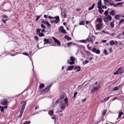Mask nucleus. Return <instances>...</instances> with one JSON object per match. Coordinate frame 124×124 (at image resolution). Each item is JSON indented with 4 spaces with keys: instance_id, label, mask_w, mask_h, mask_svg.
<instances>
[{
    "instance_id": "nucleus-1",
    "label": "nucleus",
    "mask_w": 124,
    "mask_h": 124,
    "mask_svg": "<svg viewBox=\"0 0 124 124\" xmlns=\"http://www.w3.org/2000/svg\"><path fill=\"white\" fill-rule=\"evenodd\" d=\"M64 97V94L62 93L60 96V98L57 100L54 104L55 105H57L60 102H62Z\"/></svg>"
},
{
    "instance_id": "nucleus-2",
    "label": "nucleus",
    "mask_w": 124,
    "mask_h": 124,
    "mask_svg": "<svg viewBox=\"0 0 124 124\" xmlns=\"http://www.w3.org/2000/svg\"><path fill=\"white\" fill-rule=\"evenodd\" d=\"M26 101H23V103L22 107L21 108L20 110V114L19 116V117H21L22 116V114L24 111L26 105Z\"/></svg>"
},
{
    "instance_id": "nucleus-3",
    "label": "nucleus",
    "mask_w": 124,
    "mask_h": 124,
    "mask_svg": "<svg viewBox=\"0 0 124 124\" xmlns=\"http://www.w3.org/2000/svg\"><path fill=\"white\" fill-rule=\"evenodd\" d=\"M124 72V70L122 69V68L120 67L119 68L118 70L115 72L114 74V75H119L122 74Z\"/></svg>"
},
{
    "instance_id": "nucleus-4",
    "label": "nucleus",
    "mask_w": 124,
    "mask_h": 124,
    "mask_svg": "<svg viewBox=\"0 0 124 124\" xmlns=\"http://www.w3.org/2000/svg\"><path fill=\"white\" fill-rule=\"evenodd\" d=\"M51 86V85H48L46 88L43 90L42 92L44 93H47L49 90Z\"/></svg>"
},
{
    "instance_id": "nucleus-5",
    "label": "nucleus",
    "mask_w": 124,
    "mask_h": 124,
    "mask_svg": "<svg viewBox=\"0 0 124 124\" xmlns=\"http://www.w3.org/2000/svg\"><path fill=\"white\" fill-rule=\"evenodd\" d=\"M102 23H99L97 24L96 26V30H100L102 28Z\"/></svg>"
},
{
    "instance_id": "nucleus-6",
    "label": "nucleus",
    "mask_w": 124,
    "mask_h": 124,
    "mask_svg": "<svg viewBox=\"0 0 124 124\" xmlns=\"http://www.w3.org/2000/svg\"><path fill=\"white\" fill-rule=\"evenodd\" d=\"M52 38L53 39L56 44L57 46H60L61 43L57 39L53 37H52Z\"/></svg>"
},
{
    "instance_id": "nucleus-7",
    "label": "nucleus",
    "mask_w": 124,
    "mask_h": 124,
    "mask_svg": "<svg viewBox=\"0 0 124 124\" xmlns=\"http://www.w3.org/2000/svg\"><path fill=\"white\" fill-rule=\"evenodd\" d=\"M41 22L45 24H46L47 25V27L49 28L51 26L50 24L48 21H46L44 20H43L41 21Z\"/></svg>"
},
{
    "instance_id": "nucleus-8",
    "label": "nucleus",
    "mask_w": 124,
    "mask_h": 124,
    "mask_svg": "<svg viewBox=\"0 0 124 124\" xmlns=\"http://www.w3.org/2000/svg\"><path fill=\"white\" fill-rule=\"evenodd\" d=\"M8 103V100L6 99H3L1 102V104L3 105H6Z\"/></svg>"
},
{
    "instance_id": "nucleus-9",
    "label": "nucleus",
    "mask_w": 124,
    "mask_h": 124,
    "mask_svg": "<svg viewBox=\"0 0 124 124\" xmlns=\"http://www.w3.org/2000/svg\"><path fill=\"white\" fill-rule=\"evenodd\" d=\"M70 61H72V62H69V64L70 65L73 64L75 63V57L73 56H71L70 57Z\"/></svg>"
},
{
    "instance_id": "nucleus-10",
    "label": "nucleus",
    "mask_w": 124,
    "mask_h": 124,
    "mask_svg": "<svg viewBox=\"0 0 124 124\" xmlns=\"http://www.w3.org/2000/svg\"><path fill=\"white\" fill-rule=\"evenodd\" d=\"M92 51L94 53H96V54H100V51L99 49L96 50V49L95 48H94L92 49Z\"/></svg>"
},
{
    "instance_id": "nucleus-11",
    "label": "nucleus",
    "mask_w": 124,
    "mask_h": 124,
    "mask_svg": "<svg viewBox=\"0 0 124 124\" xmlns=\"http://www.w3.org/2000/svg\"><path fill=\"white\" fill-rule=\"evenodd\" d=\"M99 88L100 87L99 86L96 87H94L91 90V92L92 93L95 92L99 89Z\"/></svg>"
},
{
    "instance_id": "nucleus-12",
    "label": "nucleus",
    "mask_w": 124,
    "mask_h": 124,
    "mask_svg": "<svg viewBox=\"0 0 124 124\" xmlns=\"http://www.w3.org/2000/svg\"><path fill=\"white\" fill-rule=\"evenodd\" d=\"M110 44L111 45H115L116 43V45H117L118 43L116 41L115 42L113 40L110 41Z\"/></svg>"
},
{
    "instance_id": "nucleus-13",
    "label": "nucleus",
    "mask_w": 124,
    "mask_h": 124,
    "mask_svg": "<svg viewBox=\"0 0 124 124\" xmlns=\"http://www.w3.org/2000/svg\"><path fill=\"white\" fill-rule=\"evenodd\" d=\"M87 40L88 42H90L91 43L93 42L94 40L93 39H92L91 37L89 36L87 39Z\"/></svg>"
},
{
    "instance_id": "nucleus-14",
    "label": "nucleus",
    "mask_w": 124,
    "mask_h": 124,
    "mask_svg": "<svg viewBox=\"0 0 124 124\" xmlns=\"http://www.w3.org/2000/svg\"><path fill=\"white\" fill-rule=\"evenodd\" d=\"M101 0H99L97 3V8L98 9L100 8V7L102 6L101 3Z\"/></svg>"
},
{
    "instance_id": "nucleus-15",
    "label": "nucleus",
    "mask_w": 124,
    "mask_h": 124,
    "mask_svg": "<svg viewBox=\"0 0 124 124\" xmlns=\"http://www.w3.org/2000/svg\"><path fill=\"white\" fill-rule=\"evenodd\" d=\"M44 45L46 44H50L51 43V42L47 39H44Z\"/></svg>"
},
{
    "instance_id": "nucleus-16",
    "label": "nucleus",
    "mask_w": 124,
    "mask_h": 124,
    "mask_svg": "<svg viewBox=\"0 0 124 124\" xmlns=\"http://www.w3.org/2000/svg\"><path fill=\"white\" fill-rule=\"evenodd\" d=\"M116 13V12L114 10H112L109 13L112 16L115 15Z\"/></svg>"
},
{
    "instance_id": "nucleus-17",
    "label": "nucleus",
    "mask_w": 124,
    "mask_h": 124,
    "mask_svg": "<svg viewBox=\"0 0 124 124\" xmlns=\"http://www.w3.org/2000/svg\"><path fill=\"white\" fill-rule=\"evenodd\" d=\"M102 20L101 18L98 17L96 20V22H99V23H102Z\"/></svg>"
},
{
    "instance_id": "nucleus-18",
    "label": "nucleus",
    "mask_w": 124,
    "mask_h": 124,
    "mask_svg": "<svg viewBox=\"0 0 124 124\" xmlns=\"http://www.w3.org/2000/svg\"><path fill=\"white\" fill-rule=\"evenodd\" d=\"M81 68L80 67L77 66L74 69L75 70V71L76 72L79 71L80 70Z\"/></svg>"
},
{
    "instance_id": "nucleus-19",
    "label": "nucleus",
    "mask_w": 124,
    "mask_h": 124,
    "mask_svg": "<svg viewBox=\"0 0 124 124\" xmlns=\"http://www.w3.org/2000/svg\"><path fill=\"white\" fill-rule=\"evenodd\" d=\"M55 19L56 20H53L54 22L56 23H58L59 21H60L59 16H57V17L55 18Z\"/></svg>"
},
{
    "instance_id": "nucleus-20",
    "label": "nucleus",
    "mask_w": 124,
    "mask_h": 124,
    "mask_svg": "<svg viewBox=\"0 0 124 124\" xmlns=\"http://www.w3.org/2000/svg\"><path fill=\"white\" fill-rule=\"evenodd\" d=\"M61 109L62 110H64L65 108V104L62 103L60 106Z\"/></svg>"
},
{
    "instance_id": "nucleus-21",
    "label": "nucleus",
    "mask_w": 124,
    "mask_h": 124,
    "mask_svg": "<svg viewBox=\"0 0 124 124\" xmlns=\"http://www.w3.org/2000/svg\"><path fill=\"white\" fill-rule=\"evenodd\" d=\"M120 86L119 85V86L113 88V91H116L118 90L120 88Z\"/></svg>"
},
{
    "instance_id": "nucleus-22",
    "label": "nucleus",
    "mask_w": 124,
    "mask_h": 124,
    "mask_svg": "<svg viewBox=\"0 0 124 124\" xmlns=\"http://www.w3.org/2000/svg\"><path fill=\"white\" fill-rule=\"evenodd\" d=\"M110 97L108 96L107 97L105 98L103 100L101 101V102H103L107 101L109 98Z\"/></svg>"
},
{
    "instance_id": "nucleus-23",
    "label": "nucleus",
    "mask_w": 124,
    "mask_h": 124,
    "mask_svg": "<svg viewBox=\"0 0 124 124\" xmlns=\"http://www.w3.org/2000/svg\"><path fill=\"white\" fill-rule=\"evenodd\" d=\"M64 100L65 101V103L67 105V106H68V98L67 97H65L64 99Z\"/></svg>"
},
{
    "instance_id": "nucleus-24",
    "label": "nucleus",
    "mask_w": 124,
    "mask_h": 124,
    "mask_svg": "<svg viewBox=\"0 0 124 124\" xmlns=\"http://www.w3.org/2000/svg\"><path fill=\"white\" fill-rule=\"evenodd\" d=\"M74 66H69L67 68V70H72L74 68Z\"/></svg>"
},
{
    "instance_id": "nucleus-25",
    "label": "nucleus",
    "mask_w": 124,
    "mask_h": 124,
    "mask_svg": "<svg viewBox=\"0 0 124 124\" xmlns=\"http://www.w3.org/2000/svg\"><path fill=\"white\" fill-rule=\"evenodd\" d=\"M64 38L65 39H66L68 41H69L71 39V38L67 35L65 36L64 37Z\"/></svg>"
},
{
    "instance_id": "nucleus-26",
    "label": "nucleus",
    "mask_w": 124,
    "mask_h": 124,
    "mask_svg": "<svg viewBox=\"0 0 124 124\" xmlns=\"http://www.w3.org/2000/svg\"><path fill=\"white\" fill-rule=\"evenodd\" d=\"M120 16V15H116L115 16L114 18L117 20H119L120 19L119 17Z\"/></svg>"
},
{
    "instance_id": "nucleus-27",
    "label": "nucleus",
    "mask_w": 124,
    "mask_h": 124,
    "mask_svg": "<svg viewBox=\"0 0 124 124\" xmlns=\"http://www.w3.org/2000/svg\"><path fill=\"white\" fill-rule=\"evenodd\" d=\"M48 113L49 115L52 116L53 115L54 111L52 110H51L50 111H48Z\"/></svg>"
},
{
    "instance_id": "nucleus-28",
    "label": "nucleus",
    "mask_w": 124,
    "mask_h": 124,
    "mask_svg": "<svg viewBox=\"0 0 124 124\" xmlns=\"http://www.w3.org/2000/svg\"><path fill=\"white\" fill-rule=\"evenodd\" d=\"M106 18L108 20H109L110 21L112 19V17L109 15H108Z\"/></svg>"
},
{
    "instance_id": "nucleus-29",
    "label": "nucleus",
    "mask_w": 124,
    "mask_h": 124,
    "mask_svg": "<svg viewBox=\"0 0 124 124\" xmlns=\"http://www.w3.org/2000/svg\"><path fill=\"white\" fill-rule=\"evenodd\" d=\"M99 9V12L100 13V14H102V12H104V10H102L101 7H100V8L98 9Z\"/></svg>"
},
{
    "instance_id": "nucleus-30",
    "label": "nucleus",
    "mask_w": 124,
    "mask_h": 124,
    "mask_svg": "<svg viewBox=\"0 0 124 124\" xmlns=\"http://www.w3.org/2000/svg\"><path fill=\"white\" fill-rule=\"evenodd\" d=\"M95 5V4L94 3H93L91 7L88 8V10H90L93 9L94 8Z\"/></svg>"
},
{
    "instance_id": "nucleus-31",
    "label": "nucleus",
    "mask_w": 124,
    "mask_h": 124,
    "mask_svg": "<svg viewBox=\"0 0 124 124\" xmlns=\"http://www.w3.org/2000/svg\"><path fill=\"white\" fill-rule=\"evenodd\" d=\"M123 113L122 112L119 111V112L118 117L120 118L123 114Z\"/></svg>"
},
{
    "instance_id": "nucleus-32",
    "label": "nucleus",
    "mask_w": 124,
    "mask_h": 124,
    "mask_svg": "<svg viewBox=\"0 0 124 124\" xmlns=\"http://www.w3.org/2000/svg\"><path fill=\"white\" fill-rule=\"evenodd\" d=\"M110 25L111 27V28H113L114 26V22L113 21L111 22L110 23Z\"/></svg>"
},
{
    "instance_id": "nucleus-33",
    "label": "nucleus",
    "mask_w": 124,
    "mask_h": 124,
    "mask_svg": "<svg viewBox=\"0 0 124 124\" xmlns=\"http://www.w3.org/2000/svg\"><path fill=\"white\" fill-rule=\"evenodd\" d=\"M63 26H60L58 28V30L59 31H62L63 29Z\"/></svg>"
},
{
    "instance_id": "nucleus-34",
    "label": "nucleus",
    "mask_w": 124,
    "mask_h": 124,
    "mask_svg": "<svg viewBox=\"0 0 124 124\" xmlns=\"http://www.w3.org/2000/svg\"><path fill=\"white\" fill-rule=\"evenodd\" d=\"M87 39H86L84 40H80V42L82 43H87Z\"/></svg>"
},
{
    "instance_id": "nucleus-35",
    "label": "nucleus",
    "mask_w": 124,
    "mask_h": 124,
    "mask_svg": "<svg viewBox=\"0 0 124 124\" xmlns=\"http://www.w3.org/2000/svg\"><path fill=\"white\" fill-rule=\"evenodd\" d=\"M44 84H43L41 83L39 85V87L40 88H42L44 86Z\"/></svg>"
},
{
    "instance_id": "nucleus-36",
    "label": "nucleus",
    "mask_w": 124,
    "mask_h": 124,
    "mask_svg": "<svg viewBox=\"0 0 124 124\" xmlns=\"http://www.w3.org/2000/svg\"><path fill=\"white\" fill-rule=\"evenodd\" d=\"M109 9V8H108L107 10L105 11V12L104 13V14L106 16H107L108 14V10Z\"/></svg>"
},
{
    "instance_id": "nucleus-37",
    "label": "nucleus",
    "mask_w": 124,
    "mask_h": 124,
    "mask_svg": "<svg viewBox=\"0 0 124 124\" xmlns=\"http://www.w3.org/2000/svg\"><path fill=\"white\" fill-rule=\"evenodd\" d=\"M85 24V22L84 21H82L79 23L80 25H84Z\"/></svg>"
},
{
    "instance_id": "nucleus-38",
    "label": "nucleus",
    "mask_w": 124,
    "mask_h": 124,
    "mask_svg": "<svg viewBox=\"0 0 124 124\" xmlns=\"http://www.w3.org/2000/svg\"><path fill=\"white\" fill-rule=\"evenodd\" d=\"M123 3V2L117 3L116 4V5L117 6L120 5L121 6V7H122L123 6L122 4Z\"/></svg>"
},
{
    "instance_id": "nucleus-39",
    "label": "nucleus",
    "mask_w": 124,
    "mask_h": 124,
    "mask_svg": "<svg viewBox=\"0 0 124 124\" xmlns=\"http://www.w3.org/2000/svg\"><path fill=\"white\" fill-rule=\"evenodd\" d=\"M124 22V19H122L120 20L119 22V24H121L123 23Z\"/></svg>"
},
{
    "instance_id": "nucleus-40",
    "label": "nucleus",
    "mask_w": 124,
    "mask_h": 124,
    "mask_svg": "<svg viewBox=\"0 0 124 124\" xmlns=\"http://www.w3.org/2000/svg\"><path fill=\"white\" fill-rule=\"evenodd\" d=\"M89 62V61L86 60H85V61H83V64H85L88 63Z\"/></svg>"
},
{
    "instance_id": "nucleus-41",
    "label": "nucleus",
    "mask_w": 124,
    "mask_h": 124,
    "mask_svg": "<svg viewBox=\"0 0 124 124\" xmlns=\"http://www.w3.org/2000/svg\"><path fill=\"white\" fill-rule=\"evenodd\" d=\"M39 35L40 37H42L44 36V34L42 33L39 32Z\"/></svg>"
},
{
    "instance_id": "nucleus-42",
    "label": "nucleus",
    "mask_w": 124,
    "mask_h": 124,
    "mask_svg": "<svg viewBox=\"0 0 124 124\" xmlns=\"http://www.w3.org/2000/svg\"><path fill=\"white\" fill-rule=\"evenodd\" d=\"M41 15L39 16H36V21H38L39 18L41 16Z\"/></svg>"
},
{
    "instance_id": "nucleus-43",
    "label": "nucleus",
    "mask_w": 124,
    "mask_h": 124,
    "mask_svg": "<svg viewBox=\"0 0 124 124\" xmlns=\"http://www.w3.org/2000/svg\"><path fill=\"white\" fill-rule=\"evenodd\" d=\"M103 20L104 21V22H107L108 21V20L107 18L106 17H105V18H103Z\"/></svg>"
},
{
    "instance_id": "nucleus-44",
    "label": "nucleus",
    "mask_w": 124,
    "mask_h": 124,
    "mask_svg": "<svg viewBox=\"0 0 124 124\" xmlns=\"http://www.w3.org/2000/svg\"><path fill=\"white\" fill-rule=\"evenodd\" d=\"M72 44V43L71 42H69L67 43V46L68 47H70L71 45Z\"/></svg>"
},
{
    "instance_id": "nucleus-45",
    "label": "nucleus",
    "mask_w": 124,
    "mask_h": 124,
    "mask_svg": "<svg viewBox=\"0 0 124 124\" xmlns=\"http://www.w3.org/2000/svg\"><path fill=\"white\" fill-rule=\"evenodd\" d=\"M61 32L64 34H65L67 33L66 32L64 29H63L61 31Z\"/></svg>"
},
{
    "instance_id": "nucleus-46",
    "label": "nucleus",
    "mask_w": 124,
    "mask_h": 124,
    "mask_svg": "<svg viewBox=\"0 0 124 124\" xmlns=\"http://www.w3.org/2000/svg\"><path fill=\"white\" fill-rule=\"evenodd\" d=\"M106 111L105 110H104L102 113V114L103 115V116H104L106 112Z\"/></svg>"
},
{
    "instance_id": "nucleus-47",
    "label": "nucleus",
    "mask_w": 124,
    "mask_h": 124,
    "mask_svg": "<svg viewBox=\"0 0 124 124\" xmlns=\"http://www.w3.org/2000/svg\"><path fill=\"white\" fill-rule=\"evenodd\" d=\"M30 123L29 121H25L23 124H29Z\"/></svg>"
},
{
    "instance_id": "nucleus-48",
    "label": "nucleus",
    "mask_w": 124,
    "mask_h": 124,
    "mask_svg": "<svg viewBox=\"0 0 124 124\" xmlns=\"http://www.w3.org/2000/svg\"><path fill=\"white\" fill-rule=\"evenodd\" d=\"M41 27L42 28H43L44 29L46 28V27L43 24H41Z\"/></svg>"
},
{
    "instance_id": "nucleus-49",
    "label": "nucleus",
    "mask_w": 124,
    "mask_h": 124,
    "mask_svg": "<svg viewBox=\"0 0 124 124\" xmlns=\"http://www.w3.org/2000/svg\"><path fill=\"white\" fill-rule=\"evenodd\" d=\"M104 53L105 55H107L108 54L106 50H104Z\"/></svg>"
},
{
    "instance_id": "nucleus-50",
    "label": "nucleus",
    "mask_w": 124,
    "mask_h": 124,
    "mask_svg": "<svg viewBox=\"0 0 124 124\" xmlns=\"http://www.w3.org/2000/svg\"><path fill=\"white\" fill-rule=\"evenodd\" d=\"M63 13H64V15H63L64 17V18L67 17V15L66 14L65 12H64Z\"/></svg>"
},
{
    "instance_id": "nucleus-51",
    "label": "nucleus",
    "mask_w": 124,
    "mask_h": 124,
    "mask_svg": "<svg viewBox=\"0 0 124 124\" xmlns=\"http://www.w3.org/2000/svg\"><path fill=\"white\" fill-rule=\"evenodd\" d=\"M34 39L37 40L38 41V37L37 36H35L34 37Z\"/></svg>"
},
{
    "instance_id": "nucleus-52",
    "label": "nucleus",
    "mask_w": 124,
    "mask_h": 124,
    "mask_svg": "<svg viewBox=\"0 0 124 124\" xmlns=\"http://www.w3.org/2000/svg\"><path fill=\"white\" fill-rule=\"evenodd\" d=\"M4 110V109L3 107V106H2V108L0 109V111L1 112H3Z\"/></svg>"
},
{
    "instance_id": "nucleus-53",
    "label": "nucleus",
    "mask_w": 124,
    "mask_h": 124,
    "mask_svg": "<svg viewBox=\"0 0 124 124\" xmlns=\"http://www.w3.org/2000/svg\"><path fill=\"white\" fill-rule=\"evenodd\" d=\"M108 3V4L109 5V6H111L112 5L113 3H110L109 1V2Z\"/></svg>"
},
{
    "instance_id": "nucleus-54",
    "label": "nucleus",
    "mask_w": 124,
    "mask_h": 124,
    "mask_svg": "<svg viewBox=\"0 0 124 124\" xmlns=\"http://www.w3.org/2000/svg\"><path fill=\"white\" fill-rule=\"evenodd\" d=\"M77 93V92H76L74 93V95L73 97V98H74L76 96V95Z\"/></svg>"
},
{
    "instance_id": "nucleus-55",
    "label": "nucleus",
    "mask_w": 124,
    "mask_h": 124,
    "mask_svg": "<svg viewBox=\"0 0 124 124\" xmlns=\"http://www.w3.org/2000/svg\"><path fill=\"white\" fill-rule=\"evenodd\" d=\"M41 30V29H37L36 30V31L37 33H39V32H40V31Z\"/></svg>"
},
{
    "instance_id": "nucleus-56",
    "label": "nucleus",
    "mask_w": 124,
    "mask_h": 124,
    "mask_svg": "<svg viewBox=\"0 0 124 124\" xmlns=\"http://www.w3.org/2000/svg\"><path fill=\"white\" fill-rule=\"evenodd\" d=\"M2 20L4 23H5L6 21L7 20H4L3 19H2Z\"/></svg>"
},
{
    "instance_id": "nucleus-57",
    "label": "nucleus",
    "mask_w": 124,
    "mask_h": 124,
    "mask_svg": "<svg viewBox=\"0 0 124 124\" xmlns=\"http://www.w3.org/2000/svg\"><path fill=\"white\" fill-rule=\"evenodd\" d=\"M23 55H26L27 56H28L29 55V54L27 53H23Z\"/></svg>"
},
{
    "instance_id": "nucleus-58",
    "label": "nucleus",
    "mask_w": 124,
    "mask_h": 124,
    "mask_svg": "<svg viewBox=\"0 0 124 124\" xmlns=\"http://www.w3.org/2000/svg\"><path fill=\"white\" fill-rule=\"evenodd\" d=\"M2 17L4 18H7L8 17V16H7L4 15H3Z\"/></svg>"
},
{
    "instance_id": "nucleus-59",
    "label": "nucleus",
    "mask_w": 124,
    "mask_h": 124,
    "mask_svg": "<svg viewBox=\"0 0 124 124\" xmlns=\"http://www.w3.org/2000/svg\"><path fill=\"white\" fill-rule=\"evenodd\" d=\"M39 108V106L38 105H36L35 107V109H37Z\"/></svg>"
},
{
    "instance_id": "nucleus-60",
    "label": "nucleus",
    "mask_w": 124,
    "mask_h": 124,
    "mask_svg": "<svg viewBox=\"0 0 124 124\" xmlns=\"http://www.w3.org/2000/svg\"><path fill=\"white\" fill-rule=\"evenodd\" d=\"M102 8L103 9H104V8L106 9L107 8V7L105 5H104L102 7Z\"/></svg>"
},
{
    "instance_id": "nucleus-61",
    "label": "nucleus",
    "mask_w": 124,
    "mask_h": 124,
    "mask_svg": "<svg viewBox=\"0 0 124 124\" xmlns=\"http://www.w3.org/2000/svg\"><path fill=\"white\" fill-rule=\"evenodd\" d=\"M104 1L106 2V3H108L109 2V1H108V0H103Z\"/></svg>"
},
{
    "instance_id": "nucleus-62",
    "label": "nucleus",
    "mask_w": 124,
    "mask_h": 124,
    "mask_svg": "<svg viewBox=\"0 0 124 124\" xmlns=\"http://www.w3.org/2000/svg\"><path fill=\"white\" fill-rule=\"evenodd\" d=\"M56 112H57L58 113H59L60 112H61V113L62 112V111H61L60 110H59L57 111Z\"/></svg>"
},
{
    "instance_id": "nucleus-63",
    "label": "nucleus",
    "mask_w": 124,
    "mask_h": 124,
    "mask_svg": "<svg viewBox=\"0 0 124 124\" xmlns=\"http://www.w3.org/2000/svg\"><path fill=\"white\" fill-rule=\"evenodd\" d=\"M89 44H87V48H88L89 49H90V48H91V47H89Z\"/></svg>"
},
{
    "instance_id": "nucleus-64",
    "label": "nucleus",
    "mask_w": 124,
    "mask_h": 124,
    "mask_svg": "<svg viewBox=\"0 0 124 124\" xmlns=\"http://www.w3.org/2000/svg\"><path fill=\"white\" fill-rule=\"evenodd\" d=\"M48 17L50 19H52L53 18V17L50 16H48Z\"/></svg>"
}]
</instances>
